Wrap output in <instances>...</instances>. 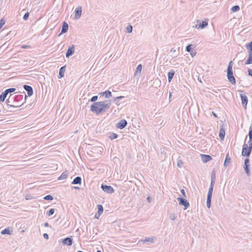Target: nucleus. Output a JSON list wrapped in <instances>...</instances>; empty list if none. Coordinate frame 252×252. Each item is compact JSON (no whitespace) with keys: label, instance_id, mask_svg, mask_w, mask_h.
<instances>
[{"label":"nucleus","instance_id":"0e129e2a","mask_svg":"<svg viewBox=\"0 0 252 252\" xmlns=\"http://www.w3.org/2000/svg\"><path fill=\"white\" fill-rule=\"evenodd\" d=\"M74 188L76 189H80L79 187H74Z\"/></svg>","mask_w":252,"mask_h":252},{"label":"nucleus","instance_id":"6ab92c4d","mask_svg":"<svg viewBox=\"0 0 252 252\" xmlns=\"http://www.w3.org/2000/svg\"><path fill=\"white\" fill-rule=\"evenodd\" d=\"M81 184V178L80 177H75L73 181L72 182V184L73 185H77Z\"/></svg>","mask_w":252,"mask_h":252},{"label":"nucleus","instance_id":"bf43d9fd","mask_svg":"<svg viewBox=\"0 0 252 252\" xmlns=\"http://www.w3.org/2000/svg\"><path fill=\"white\" fill-rule=\"evenodd\" d=\"M94 217H95V218H96L97 219H99V216H98L97 213L95 214Z\"/></svg>","mask_w":252,"mask_h":252},{"label":"nucleus","instance_id":"6e6d98bb","mask_svg":"<svg viewBox=\"0 0 252 252\" xmlns=\"http://www.w3.org/2000/svg\"><path fill=\"white\" fill-rule=\"evenodd\" d=\"M4 94H5L6 95H7L8 94H9V92H8V91L7 90V89H6V90H5L3 92Z\"/></svg>","mask_w":252,"mask_h":252},{"label":"nucleus","instance_id":"2eb2a0df","mask_svg":"<svg viewBox=\"0 0 252 252\" xmlns=\"http://www.w3.org/2000/svg\"><path fill=\"white\" fill-rule=\"evenodd\" d=\"M65 71V66L61 67L59 70V78H61L64 76V72Z\"/></svg>","mask_w":252,"mask_h":252},{"label":"nucleus","instance_id":"dca6fc26","mask_svg":"<svg viewBox=\"0 0 252 252\" xmlns=\"http://www.w3.org/2000/svg\"><path fill=\"white\" fill-rule=\"evenodd\" d=\"M202 160L204 162H207L209 161L212 159L211 156L207 155H202Z\"/></svg>","mask_w":252,"mask_h":252},{"label":"nucleus","instance_id":"20e7f679","mask_svg":"<svg viewBox=\"0 0 252 252\" xmlns=\"http://www.w3.org/2000/svg\"><path fill=\"white\" fill-rule=\"evenodd\" d=\"M101 188L104 192L108 193H112L114 191L113 188L110 186L102 184Z\"/></svg>","mask_w":252,"mask_h":252},{"label":"nucleus","instance_id":"69168bd1","mask_svg":"<svg viewBox=\"0 0 252 252\" xmlns=\"http://www.w3.org/2000/svg\"><path fill=\"white\" fill-rule=\"evenodd\" d=\"M6 102H7V104H8V105H9L8 103H10V101H9V99H7V100H6Z\"/></svg>","mask_w":252,"mask_h":252},{"label":"nucleus","instance_id":"4be33fe9","mask_svg":"<svg viewBox=\"0 0 252 252\" xmlns=\"http://www.w3.org/2000/svg\"><path fill=\"white\" fill-rule=\"evenodd\" d=\"M211 183L215 184L216 181V172L214 170H213L211 173Z\"/></svg>","mask_w":252,"mask_h":252},{"label":"nucleus","instance_id":"412c9836","mask_svg":"<svg viewBox=\"0 0 252 252\" xmlns=\"http://www.w3.org/2000/svg\"><path fill=\"white\" fill-rule=\"evenodd\" d=\"M67 176L68 172L67 171H65L61 174L58 179L59 180H64L67 178Z\"/></svg>","mask_w":252,"mask_h":252},{"label":"nucleus","instance_id":"79ce46f5","mask_svg":"<svg viewBox=\"0 0 252 252\" xmlns=\"http://www.w3.org/2000/svg\"><path fill=\"white\" fill-rule=\"evenodd\" d=\"M126 30H127V32L128 33L131 32L132 31V26H131V25L128 26L127 27Z\"/></svg>","mask_w":252,"mask_h":252},{"label":"nucleus","instance_id":"423d86ee","mask_svg":"<svg viewBox=\"0 0 252 252\" xmlns=\"http://www.w3.org/2000/svg\"><path fill=\"white\" fill-rule=\"evenodd\" d=\"M82 8L81 6H78L76 7L75 10L74 19H78L80 18L82 14Z\"/></svg>","mask_w":252,"mask_h":252},{"label":"nucleus","instance_id":"4c0bfd02","mask_svg":"<svg viewBox=\"0 0 252 252\" xmlns=\"http://www.w3.org/2000/svg\"><path fill=\"white\" fill-rule=\"evenodd\" d=\"M118 134H116V133H112L110 136H109V138L111 139V140H113V139H116L117 137H118Z\"/></svg>","mask_w":252,"mask_h":252},{"label":"nucleus","instance_id":"2f4dec72","mask_svg":"<svg viewBox=\"0 0 252 252\" xmlns=\"http://www.w3.org/2000/svg\"><path fill=\"white\" fill-rule=\"evenodd\" d=\"M7 95L3 93H2V94L0 95V101L1 102H3Z\"/></svg>","mask_w":252,"mask_h":252},{"label":"nucleus","instance_id":"e2e57ef3","mask_svg":"<svg viewBox=\"0 0 252 252\" xmlns=\"http://www.w3.org/2000/svg\"><path fill=\"white\" fill-rule=\"evenodd\" d=\"M212 114H213V115L214 117H217V114H216L215 113H214V112H212Z\"/></svg>","mask_w":252,"mask_h":252},{"label":"nucleus","instance_id":"8fccbe9b","mask_svg":"<svg viewBox=\"0 0 252 252\" xmlns=\"http://www.w3.org/2000/svg\"><path fill=\"white\" fill-rule=\"evenodd\" d=\"M23 95H17L15 97L16 99H21L23 98Z\"/></svg>","mask_w":252,"mask_h":252},{"label":"nucleus","instance_id":"e433bc0d","mask_svg":"<svg viewBox=\"0 0 252 252\" xmlns=\"http://www.w3.org/2000/svg\"><path fill=\"white\" fill-rule=\"evenodd\" d=\"M169 218L172 220H174L176 219V216L174 213H171L169 215Z\"/></svg>","mask_w":252,"mask_h":252},{"label":"nucleus","instance_id":"ddd939ff","mask_svg":"<svg viewBox=\"0 0 252 252\" xmlns=\"http://www.w3.org/2000/svg\"><path fill=\"white\" fill-rule=\"evenodd\" d=\"M63 243L67 246H71L72 244V240L69 237H66L63 239Z\"/></svg>","mask_w":252,"mask_h":252},{"label":"nucleus","instance_id":"5701e85b","mask_svg":"<svg viewBox=\"0 0 252 252\" xmlns=\"http://www.w3.org/2000/svg\"><path fill=\"white\" fill-rule=\"evenodd\" d=\"M225 130L223 128H221L219 132V137L221 140H223L225 136Z\"/></svg>","mask_w":252,"mask_h":252},{"label":"nucleus","instance_id":"aec40b11","mask_svg":"<svg viewBox=\"0 0 252 252\" xmlns=\"http://www.w3.org/2000/svg\"><path fill=\"white\" fill-rule=\"evenodd\" d=\"M174 74H175V71L173 70H171L169 72H168L167 76H168V80L169 82H170V81L173 79Z\"/></svg>","mask_w":252,"mask_h":252},{"label":"nucleus","instance_id":"4d7b16f0","mask_svg":"<svg viewBox=\"0 0 252 252\" xmlns=\"http://www.w3.org/2000/svg\"><path fill=\"white\" fill-rule=\"evenodd\" d=\"M27 98V96L25 94L24 99L23 100L22 104H23L24 103H25L26 102Z\"/></svg>","mask_w":252,"mask_h":252},{"label":"nucleus","instance_id":"9d476101","mask_svg":"<svg viewBox=\"0 0 252 252\" xmlns=\"http://www.w3.org/2000/svg\"><path fill=\"white\" fill-rule=\"evenodd\" d=\"M242 155L243 156L249 157L250 154H248V146L246 143H244L243 146Z\"/></svg>","mask_w":252,"mask_h":252},{"label":"nucleus","instance_id":"f704fd0d","mask_svg":"<svg viewBox=\"0 0 252 252\" xmlns=\"http://www.w3.org/2000/svg\"><path fill=\"white\" fill-rule=\"evenodd\" d=\"M239 9H240V7H239V6H238V5H235V6H233L231 8V10H232L233 12H237V11H238Z\"/></svg>","mask_w":252,"mask_h":252},{"label":"nucleus","instance_id":"a878e982","mask_svg":"<svg viewBox=\"0 0 252 252\" xmlns=\"http://www.w3.org/2000/svg\"><path fill=\"white\" fill-rule=\"evenodd\" d=\"M97 209H98V211H97V213H98V216H100V215L102 213V212L103 211V206L101 205H98Z\"/></svg>","mask_w":252,"mask_h":252},{"label":"nucleus","instance_id":"ea45409f","mask_svg":"<svg viewBox=\"0 0 252 252\" xmlns=\"http://www.w3.org/2000/svg\"><path fill=\"white\" fill-rule=\"evenodd\" d=\"M5 23V20L3 18L0 20V30Z\"/></svg>","mask_w":252,"mask_h":252},{"label":"nucleus","instance_id":"3c124183","mask_svg":"<svg viewBox=\"0 0 252 252\" xmlns=\"http://www.w3.org/2000/svg\"><path fill=\"white\" fill-rule=\"evenodd\" d=\"M248 74L249 75L251 76H252V69H249L248 70Z\"/></svg>","mask_w":252,"mask_h":252},{"label":"nucleus","instance_id":"f8f14e48","mask_svg":"<svg viewBox=\"0 0 252 252\" xmlns=\"http://www.w3.org/2000/svg\"><path fill=\"white\" fill-rule=\"evenodd\" d=\"M68 24L65 22H63L62 26L61 33L59 34V35H60L61 34L66 32L68 31Z\"/></svg>","mask_w":252,"mask_h":252},{"label":"nucleus","instance_id":"864d4df0","mask_svg":"<svg viewBox=\"0 0 252 252\" xmlns=\"http://www.w3.org/2000/svg\"><path fill=\"white\" fill-rule=\"evenodd\" d=\"M43 237L46 239H48L49 238V236L47 233H44L43 234Z\"/></svg>","mask_w":252,"mask_h":252},{"label":"nucleus","instance_id":"c03bdc74","mask_svg":"<svg viewBox=\"0 0 252 252\" xmlns=\"http://www.w3.org/2000/svg\"><path fill=\"white\" fill-rule=\"evenodd\" d=\"M29 17V13L28 12H27L24 15L23 19L26 21L28 19Z\"/></svg>","mask_w":252,"mask_h":252},{"label":"nucleus","instance_id":"c9c22d12","mask_svg":"<svg viewBox=\"0 0 252 252\" xmlns=\"http://www.w3.org/2000/svg\"><path fill=\"white\" fill-rule=\"evenodd\" d=\"M44 199L46 200L51 201L53 199V197L51 195L49 194V195H46L44 197Z\"/></svg>","mask_w":252,"mask_h":252},{"label":"nucleus","instance_id":"49530a36","mask_svg":"<svg viewBox=\"0 0 252 252\" xmlns=\"http://www.w3.org/2000/svg\"><path fill=\"white\" fill-rule=\"evenodd\" d=\"M7 90L8 91L9 93H13V92H15L16 90V89H15L14 88H11L8 89Z\"/></svg>","mask_w":252,"mask_h":252},{"label":"nucleus","instance_id":"0eeeda50","mask_svg":"<svg viewBox=\"0 0 252 252\" xmlns=\"http://www.w3.org/2000/svg\"><path fill=\"white\" fill-rule=\"evenodd\" d=\"M127 123L125 119L121 120L117 124V127L122 129L124 128L127 125Z\"/></svg>","mask_w":252,"mask_h":252},{"label":"nucleus","instance_id":"72a5a7b5","mask_svg":"<svg viewBox=\"0 0 252 252\" xmlns=\"http://www.w3.org/2000/svg\"><path fill=\"white\" fill-rule=\"evenodd\" d=\"M245 172L248 176L250 175V172L249 170V165H246L244 166Z\"/></svg>","mask_w":252,"mask_h":252},{"label":"nucleus","instance_id":"09e8293b","mask_svg":"<svg viewBox=\"0 0 252 252\" xmlns=\"http://www.w3.org/2000/svg\"><path fill=\"white\" fill-rule=\"evenodd\" d=\"M244 163H245V165L244 166L249 165V159L248 158L245 159Z\"/></svg>","mask_w":252,"mask_h":252},{"label":"nucleus","instance_id":"cd10ccee","mask_svg":"<svg viewBox=\"0 0 252 252\" xmlns=\"http://www.w3.org/2000/svg\"><path fill=\"white\" fill-rule=\"evenodd\" d=\"M248 143L249 144V147H248V154H251L252 150V141L249 139L248 141Z\"/></svg>","mask_w":252,"mask_h":252},{"label":"nucleus","instance_id":"9b49d317","mask_svg":"<svg viewBox=\"0 0 252 252\" xmlns=\"http://www.w3.org/2000/svg\"><path fill=\"white\" fill-rule=\"evenodd\" d=\"M156 239V237H152L150 238L146 237L145 239H142L141 241L143 242H150V243L153 244L155 243Z\"/></svg>","mask_w":252,"mask_h":252},{"label":"nucleus","instance_id":"f257e3e1","mask_svg":"<svg viewBox=\"0 0 252 252\" xmlns=\"http://www.w3.org/2000/svg\"><path fill=\"white\" fill-rule=\"evenodd\" d=\"M111 105L110 100L94 102L91 106V111L95 113L96 115L105 112Z\"/></svg>","mask_w":252,"mask_h":252},{"label":"nucleus","instance_id":"052dcab7","mask_svg":"<svg viewBox=\"0 0 252 252\" xmlns=\"http://www.w3.org/2000/svg\"><path fill=\"white\" fill-rule=\"evenodd\" d=\"M29 46L28 45H23L22 46V48H23V49H26Z\"/></svg>","mask_w":252,"mask_h":252},{"label":"nucleus","instance_id":"a19ab883","mask_svg":"<svg viewBox=\"0 0 252 252\" xmlns=\"http://www.w3.org/2000/svg\"><path fill=\"white\" fill-rule=\"evenodd\" d=\"M246 47L250 50L249 51L252 52V41L246 46Z\"/></svg>","mask_w":252,"mask_h":252},{"label":"nucleus","instance_id":"1a4fd4ad","mask_svg":"<svg viewBox=\"0 0 252 252\" xmlns=\"http://www.w3.org/2000/svg\"><path fill=\"white\" fill-rule=\"evenodd\" d=\"M23 88L27 92L28 96H31L33 94V89L31 86L25 85Z\"/></svg>","mask_w":252,"mask_h":252},{"label":"nucleus","instance_id":"7c9ffc66","mask_svg":"<svg viewBox=\"0 0 252 252\" xmlns=\"http://www.w3.org/2000/svg\"><path fill=\"white\" fill-rule=\"evenodd\" d=\"M170 53H172L173 54L174 57L175 58L177 57L178 56V54L176 50L174 48H172L170 50Z\"/></svg>","mask_w":252,"mask_h":252},{"label":"nucleus","instance_id":"f03ea898","mask_svg":"<svg viewBox=\"0 0 252 252\" xmlns=\"http://www.w3.org/2000/svg\"><path fill=\"white\" fill-rule=\"evenodd\" d=\"M233 62L230 61L229 63L227 69V77L229 81L233 85L236 84V80L233 74L232 70Z\"/></svg>","mask_w":252,"mask_h":252},{"label":"nucleus","instance_id":"603ef678","mask_svg":"<svg viewBox=\"0 0 252 252\" xmlns=\"http://www.w3.org/2000/svg\"><path fill=\"white\" fill-rule=\"evenodd\" d=\"M190 55H191L192 57H194V56L196 55V52L193 51H192H192H191V52H190Z\"/></svg>","mask_w":252,"mask_h":252},{"label":"nucleus","instance_id":"c756f323","mask_svg":"<svg viewBox=\"0 0 252 252\" xmlns=\"http://www.w3.org/2000/svg\"><path fill=\"white\" fill-rule=\"evenodd\" d=\"M211 199H212V197H207L206 204H207V207L208 208H210L211 207Z\"/></svg>","mask_w":252,"mask_h":252},{"label":"nucleus","instance_id":"37998d69","mask_svg":"<svg viewBox=\"0 0 252 252\" xmlns=\"http://www.w3.org/2000/svg\"><path fill=\"white\" fill-rule=\"evenodd\" d=\"M98 98V96L97 95H95L93 96L91 99H90V101L91 102H95L96 100H97Z\"/></svg>","mask_w":252,"mask_h":252},{"label":"nucleus","instance_id":"de8ad7c7","mask_svg":"<svg viewBox=\"0 0 252 252\" xmlns=\"http://www.w3.org/2000/svg\"><path fill=\"white\" fill-rule=\"evenodd\" d=\"M123 98H124L123 96H120L116 97H115L114 98V101H116L117 100H118V99H121Z\"/></svg>","mask_w":252,"mask_h":252},{"label":"nucleus","instance_id":"39448f33","mask_svg":"<svg viewBox=\"0 0 252 252\" xmlns=\"http://www.w3.org/2000/svg\"><path fill=\"white\" fill-rule=\"evenodd\" d=\"M240 97L241 99L242 106L245 109H246L248 101V97L245 94H240Z\"/></svg>","mask_w":252,"mask_h":252},{"label":"nucleus","instance_id":"393cba45","mask_svg":"<svg viewBox=\"0 0 252 252\" xmlns=\"http://www.w3.org/2000/svg\"><path fill=\"white\" fill-rule=\"evenodd\" d=\"M230 161L231 158L228 156V154H227L224 161V165L225 166H227V165L230 162Z\"/></svg>","mask_w":252,"mask_h":252},{"label":"nucleus","instance_id":"a211bd4d","mask_svg":"<svg viewBox=\"0 0 252 252\" xmlns=\"http://www.w3.org/2000/svg\"><path fill=\"white\" fill-rule=\"evenodd\" d=\"M252 63V52L249 51V57L245 62L246 64H250Z\"/></svg>","mask_w":252,"mask_h":252},{"label":"nucleus","instance_id":"b1692460","mask_svg":"<svg viewBox=\"0 0 252 252\" xmlns=\"http://www.w3.org/2000/svg\"><path fill=\"white\" fill-rule=\"evenodd\" d=\"M1 234H2V235H4V234L11 235V231L10 230V228L9 227L6 228H5L4 229H3V230L1 231Z\"/></svg>","mask_w":252,"mask_h":252},{"label":"nucleus","instance_id":"c85d7f7f","mask_svg":"<svg viewBox=\"0 0 252 252\" xmlns=\"http://www.w3.org/2000/svg\"><path fill=\"white\" fill-rule=\"evenodd\" d=\"M142 66L141 64H139L137 67H136V71L135 72V74H136L137 73H140L141 72V70H142Z\"/></svg>","mask_w":252,"mask_h":252},{"label":"nucleus","instance_id":"473e14b6","mask_svg":"<svg viewBox=\"0 0 252 252\" xmlns=\"http://www.w3.org/2000/svg\"><path fill=\"white\" fill-rule=\"evenodd\" d=\"M54 213H55V209L52 208V209H50L49 210V211H48L47 212V215L49 217V216L52 215Z\"/></svg>","mask_w":252,"mask_h":252},{"label":"nucleus","instance_id":"f3484780","mask_svg":"<svg viewBox=\"0 0 252 252\" xmlns=\"http://www.w3.org/2000/svg\"><path fill=\"white\" fill-rule=\"evenodd\" d=\"M214 185H215L214 184H212V183L210 184V186L208 194H207V197H212Z\"/></svg>","mask_w":252,"mask_h":252},{"label":"nucleus","instance_id":"13d9d810","mask_svg":"<svg viewBox=\"0 0 252 252\" xmlns=\"http://www.w3.org/2000/svg\"><path fill=\"white\" fill-rule=\"evenodd\" d=\"M44 227H48L49 226V223L48 222H45L44 224Z\"/></svg>","mask_w":252,"mask_h":252},{"label":"nucleus","instance_id":"680f3d73","mask_svg":"<svg viewBox=\"0 0 252 252\" xmlns=\"http://www.w3.org/2000/svg\"><path fill=\"white\" fill-rule=\"evenodd\" d=\"M147 200H148V202H151V197H150V196H148L147 197Z\"/></svg>","mask_w":252,"mask_h":252},{"label":"nucleus","instance_id":"6e6552de","mask_svg":"<svg viewBox=\"0 0 252 252\" xmlns=\"http://www.w3.org/2000/svg\"><path fill=\"white\" fill-rule=\"evenodd\" d=\"M74 52L75 48L74 45H72L71 46H69L65 54L66 57L68 58L70 56H72L74 54Z\"/></svg>","mask_w":252,"mask_h":252},{"label":"nucleus","instance_id":"a18cd8bd","mask_svg":"<svg viewBox=\"0 0 252 252\" xmlns=\"http://www.w3.org/2000/svg\"><path fill=\"white\" fill-rule=\"evenodd\" d=\"M177 166L178 167H181L182 166V164H183V162L181 160H178V161H177Z\"/></svg>","mask_w":252,"mask_h":252},{"label":"nucleus","instance_id":"338daca9","mask_svg":"<svg viewBox=\"0 0 252 252\" xmlns=\"http://www.w3.org/2000/svg\"><path fill=\"white\" fill-rule=\"evenodd\" d=\"M119 100H120V99H118V100H117V101H115V102H116V104H118V102H119Z\"/></svg>","mask_w":252,"mask_h":252},{"label":"nucleus","instance_id":"7ed1b4c3","mask_svg":"<svg viewBox=\"0 0 252 252\" xmlns=\"http://www.w3.org/2000/svg\"><path fill=\"white\" fill-rule=\"evenodd\" d=\"M177 200L179 201V204L180 205L184 206V210H186L189 206V202L186 200L181 197H178Z\"/></svg>","mask_w":252,"mask_h":252},{"label":"nucleus","instance_id":"58836bf2","mask_svg":"<svg viewBox=\"0 0 252 252\" xmlns=\"http://www.w3.org/2000/svg\"><path fill=\"white\" fill-rule=\"evenodd\" d=\"M192 44H189L187 45V46L186 48V50L188 52H191L192 51Z\"/></svg>","mask_w":252,"mask_h":252},{"label":"nucleus","instance_id":"4468645a","mask_svg":"<svg viewBox=\"0 0 252 252\" xmlns=\"http://www.w3.org/2000/svg\"><path fill=\"white\" fill-rule=\"evenodd\" d=\"M99 94L101 95L105 96V98H109L112 96V93L108 90L100 93Z\"/></svg>","mask_w":252,"mask_h":252},{"label":"nucleus","instance_id":"5fc2aeb1","mask_svg":"<svg viewBox=\"0 0 252 252\" xmlns=\"http://www.w3.org/2000/svg\"><path fill=\"white\" fill-rule=\"evenodd\" d=\"M181 192L185 197L186 196V193L184 189L181 190Z\"/></svg>","mask_w":252,"mask_h":252},{"label":"nucleus","instance_id":"bb28decb","mask_svg":"<svg viewBox=\"0 0 252 252\" xmlns=\"http://www.w3.org/2000/svg\"><path fill=\"white\" fill-rule=\"evenodd\" d=\"M208 22L206 21H203L199 25V28L201 29H204L208 25Z\"/></svg>","mask_w":252,"mask_h":252},{"label":"nucleus","instance_id":"774afa93","mask_svg":"<svg viewBox=\"0 0 252 252\" xmlns=\"http://www.w3.org/2000/svg\"><path fill=\"white\" fill-rule=\"evenodd\" d=\"M171 95H172L171 93L170 92V93H169V99H170V97H171Z\"/></svg>","mask_w":252,"mask_h":252}]
</instances>
